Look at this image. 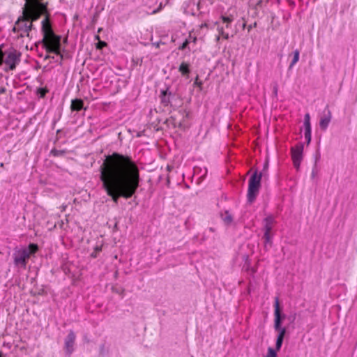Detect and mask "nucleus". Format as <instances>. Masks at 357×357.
<instances>
[{"mask_svg": "<svg viewBox=\"0 0 357 357\" xmlns=\"http://www.w3.org/2000/svg\"><path fill=\"white\" fill-rule=\"evenodd\" d=\"M20 53L14 49H10L4 52L0 50V66L5 64L4 71L8 72L15 69L20 61Z\"/></svg>", "mask_w": 357, "mask_h": 357, "instance_id": "obj_3", "label": "nucleus"}, {"mask_svg": "<svg viewBox=\"0 0 357 357\" xmlns=\"http://www.w3.org/2000/svg\"><path fill=\"white\" fill-rule=\"evenodd\" d=\"M38 250V247L36 244L31 243L27 248L15 250L13 256L15 265L25 268L30 255L35 254Z\"/></svg>", "mask_w": 357, "mask_h": 357, "instance_id": "obj_4", "label": "nucleus"}, {"mask_svg": "<svg viewBox=\"0 0 357 357\" xmlns=\"http://www.w3.org/2000/svg\"><path fill=\"white\" fill-rule=\"evenodd\" d=\"M0 357H2V352L0 351Z\"/></svg>", "mask_w": 357, "mask_h": 357, "instance_id": "obj_30", "label": "nucleus"}, {"mask_svg": "<svg viewBox=\"0 0 357 357\" xmlns=\"http://www.w3.org/2000/svg\"><path fill=\"white\" fill-rule=\"evenodd\" d=\"M306 120L310 121V115L308 114H307L305 116V121H306Z\"/></svg>", "mask_w": 357, "mask_h": 357, "instance_id": "obj_26", "label": "nucleus"}, {"mask_svg": "<svg viewBox=\"0 0 357 357\" xmlns=\"http://www.w3.org/2000/svg\"><path fill=\"white\" fill-rule=\"evenodd\" d=\"M274 307H275V312H274L275 323H274V327H275V329L276 331H278L279 332V333H280V330L285 329V328H282L280 326L282 319H281V314H280L279 298L278 297H276L275 298Z\"/></svg>", "mask_w": 357, "mask_h": 357, "instance_id": "obj_7", "label": "nucleus"}, {"mask_svg": "<svg viewBox=\"0 0 357 357\" xmlns=\"http://www.w3.org/2000/svg\"><path fill=\"white\" fill-rule=\"evenodd\" d=\"M166 93H167V91H162V94H163V95H165V94H166Z\"/></svg>", "mask_w": 357, "mask_h": 357, "instance_id": "obj_29", "label": "nucleus"}, {"mask_svg": "<svg viewBox=\"0 0 357 357\" xmlns=\"http://www.w3.org/2000/svg\"><path fill=\"white\" fill-rule=\"evenodd\" d=\"M265 231H271L274 222V219L272 217H268L265 219Z\"/></svg>", "mask_w": 357, "mask_h": 357, "instance_id": "obj_11", "label": "nucleus"}, {"mask_svg": "<svg viewBox=\"0 0 357 357\" xmlns=\"http://www.w3.org/2000/svg\"><path fill=\"white\" fill-rule=\"evenodd\" d=\"M196 40H197V38H196V37H194V38H192V42H193L194 43H196Z\"/></svg>", "mask_w": 357, "mask_h": 357, "instance_id": "obj_28", "label": "nucleus"}, {"mask_svg": "<svg viewBox=\"0 0 357 357\" xmlns=\"http://www.w3.org/2000/svg\"><path fill=\"white\" fill-rule=\"evenodd\" d=\"M179 72L181 73L182 75H188L190 73L189 65L185 62H183L179 66Z\"/></svg>", "mask_w": 357, "mask_h": 357, "instance_id": "obj_12", "label": "nucleus"}, {"mask_svg": "<svg viewBox=\"0 0 357 357\" xmlns=\"http://www.w3.org/2000/svg\"><path fill=\"white\" fill-rule=\"evenodd\" d=\"M6 92V89L4 87H0V94L4 93Z\"/></svg>", "mask_w": 357, "mask_h": 357, "instance_id": "obj_25", "label": "nucleus"}, {"mask_svg": "<svg viewBox=\"0 0 357 357\" xmlns=\"http://www.w3.org/2000/svg\"><path fill=\"white\" fill-rule=\"evenodd\" d=\"M298 59H299V51L296 50L294 52V58L290 64V68L294 66L298 62Z\"/></svg>", "mask_w": 357, "mask_h": 357, "instance_id": "obj_15", "label": "nucleus"}, {"mask_svg": "<svg viewBox=\"0 0 357 357\" xmlns=\"http://www.w3.org/2000/svg\"><path fill=\"white\" fill-rule=\"evenodd\" d=\"M261 175L257 172L253 174L249 179V186L248 192V199L250 202L255 200L257 195L260 187Z\"/></svg>", "mask_w": 357, "mask_h": 357, "instance_id": "obj_5", "label": "nucleus"}, {"mask_svg": "<svg viewBox=\"0 0 357 357\" xmlns=\"http://www.w3.org/2000/svg\"><path fill=\"white\" fill-rule=\"evenodd\" d=\"M303 145L301 143L297 144L291 148V158L294 165L298 169L300 167L303 159Z\"/></svg>", "mask_w": 357, "mask_h": 357, "instance_id": "obj_6", "label": "nucleus"}, {"mask_svg": "<svg viewBox=\"0 0 357 357\" xmlns=\"http://www.w3.org/2000/svg\"><path fill=\"white\" fill-rule=\"evenodd\" d=\"M224 221L226 224H230L232 221V218L230 215L227 214L224 218Z\"/></svg>", "mask_w": 357, "mask_h": 357, "instance_id": "obj_21", "label": "nucleus"}, {"mask_svg": "<svg viewBox=\"0 0 357 357\" xmlns=\"http://www.w3.org/2000/svg\"><path fill=\"white\" fill-rule=\"evenodd\" d=\"M106 43L105 42H99L97 45V48L100 49L102 47L105 46Z\"/></svg>", "mask_w": 357, "mask_h": 357, "instance_id": "obj_23", "label": "nucleus"}, {"mask_svg": "<svg viewBox=\"0 0 357 357\" xmlns=\"http://www.w3.org/2000/svg\"><path fill=\"white\" fill-rule=\"evenodd\" d=\"M220 18L222 19V20L224 22H226L227 24L226 26L227 27H229V24H230L233 21L232 17H227V16L222 15L220 17Z\"/></svg>", "mask_w": 357, "mask_h": 357, "instance_id": "obj_17", "label": "nucleus"}, {"mask_svg": "<svg viewBox=\"0 0 357 357\" xmlns=\"http://www.w3.org/2000/svg\"><path fill=\"white\" fill-rule=\"evenodd\" d=\"M83 105V100L81 99L73 100L71 102V109L72 110L79 111L82 109Z\"/></svg>", "mask_w": 357, "mask_h": 357, "instance_id": "obj_10", "label": "nucleus"}, {"mask_svg": "<svg viewBox=\"0 0 357 357\" xmlns=\"http://www.w3.org/2000/svg\"><path fill=\"white\" fill-rule=\"evenodd\" d=\"M270 233H271V231H265L264 238H266V242H268L270 241V238H271Z\"/></svg>", "mask_w": 357, "mask_h": 357, "instance_id": "obj_22", "label": "nucleus"}, {"mask_svg": "<svg viewBox=\"0 0 357 357\" xmlns=\"http://www.w3.org/2000/svg\"><path fill=\"white\" fill-rule=\"evenodd\" d=\"M331 121V116H325L324 118H322L320 121V127L322 129H326Z\"/></svg>", "mask_w": 357, "mask_h": 357, "instance_id": "obj_13", "label": "nucleus"}, {"mask_svg": "<svg viewBox=\"0 0 357 357\" xmlns=\"http://www.w3.org/2000/svg\"><path fill=\"white\" fill-rule=\"evenodd\" d=\"M219 36L217 37V40H219L220 36H222L224 39L228 40L229 36L227 33H225L224 29L222 27L218 28Z\"/></svg>", "mask_w": 357, "mask_h": 357, "instance_id": "obj_14", "label": "nucleus"}, {"mask_svg": "<svg viewBox=\"0 0 357 357\" xmlns=\"http://www.w3.org/2000/svg\"><path fill=\"white\" fill-rule=\"evenodd\" d=\"M265 357H277L276 351L271 347L268 349V353Z\"/></svg>", "mask_w": 357, "mask_h": 357, "instance_id": "obj_18", "label": "nucleus"}, {"mask_svg": "<svg viewBox=\"0 0 357 357\" xmlns=\"http://www.w3.org/2000/svg\"><path fill=\"white\" fill-rule=\"evenodd\" d=\"M285 333H286V329H282V330H280V333L278 335L277 340H276V345H275L277 351H279L282 347Z\"/></svg>", "mask_w": 357, "mask_h": 357, "instance_id": "obj_9", "label": "nucleus"}, {"mask_svg": "<svg viewBox=\"0 0 357 357\" xmlns=\"http://www.w3.org/2000/svg\"><path fill=\"white\" fill-rule=\"evenodd\" d=\"M75 340V335L73 331H70L65 341V348L68 354L73 351V346Z\"/></svg>", "mask_w": 357, "mask_h": 357, "instance_id": "obj_8", "label": "nucleus"}, {"mask_svg": "<svg viewBox=\"0 0 357 357\" xmlns=\"http://www.w3.org/2000/svg\"><path fill=\"white\" fill-rule=\"evenodd\" d=\"M207 26H208V25H207V24H206V23L202 24L201 25V28H203V27H207Z\"/></svg>", "mask_w": 357, "mask_h": 357, "instance_id": "obj_27", "label": "nucleus"}, {"mask_svg": "<svg viewBox=\"0 0 357 357\" xmlns=\"http://www.w3.org/2000/svg\"><path fill=\"white\" fill-rule=\"evenodd\" d=\"M42 32L43 34V43L47 52L60 55L61 58V38L56 36L50 24L48 16L42 21Z\"/></svg>", "mask_w": 357, "mask_h": 357, "instance_id": "obj_2", "label": "nucleus"}, {"mask_svg": "<svg viewBox=\"0 0 357 357\" xmlns=\"http://www.w3.org/2000/svg\"><path fill=\"white\" fill-rule=\"evenodd\" d=\"M100 181L107 195L117 203L119 197L130 198L139 185V170L130 157L114 153L100 167Z\"/></svg>", "mask_w": 357, "mask_h": 357, "instance_id": "obj_1", "label": "nucleus"}, {"mask_svg": "<svg viewBox=\"0 0 357 357\" xmlns=\"http://www.w3.org/2000/svg\"><path fill=\"white\" fill-rule=\"evenodd\" d=\"M190 43V39H186L185 40V42L179 47V50H184L185 48H186V47L188 46V45Z\"/></svg>", "mask_w": 357, "mask_h": 357, "instance_id": "obj_19", "label": "nucleus"}, {"mask_svg": "<svg viewBox=\"0 0 357 357\" xmlns=\"http://www.w3.org/2000/svg\"><path fill=\"white\" fill-rule=\"evenodd\" d=\"M48 90L45 88H39L37 91L38 95H39L40 98H44Z\"/></svg>", "mask_w": 357, "mask_h": 357, "instance_id": "obj_16", "label": "nucleus"}, {"mask_svg": "<svg viewBox=\"0 0 357 357\" xmlns=\"http://www.w3.org/2000/svg\"><path fill=\"white\" fill-rule=\"evenodd\" d=\"M305 137L309 142L310 141V135L309 136L308 132H307V130L305 131Z\"/></svg>", "mask_w": 357, "mask_h": 357, "instance_id": "obj_24", "label": "nucleus"}, {"mask_svg": "<svg viewBox=\"0 0 357 357\" xmlns=\"http://www.w3.org/2000/svg\"><path fill=\"white\" fill-rule=\"evenodd\" d=\"M304 125H305V130H307V132H308V134L310 135V121H308V120L305 121Z\"/></svg>", "mask_w": 357, "mask_h": 357, "instance_id": "obj_20", "label": "nucleus"}]
</instances>
